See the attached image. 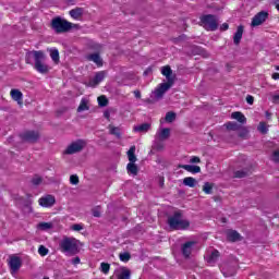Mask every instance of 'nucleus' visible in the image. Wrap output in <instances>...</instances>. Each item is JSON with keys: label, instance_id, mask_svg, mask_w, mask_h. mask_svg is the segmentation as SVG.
I'll use <instances>...</instances> for the list:
<instances>
[{"label": "nucleus", "instance_id": "f257e3e1", "mask_svg": "<svg viewBox=\"0 0 279 279\" xmlns=\"http://www.w3.org/2000/svg\"><path fill=\"white\" fill-rule=\"evenodd\" d=\"M47 56L43 50H32L26 52L25 62L26 64H32L37 73L41 75H47L51 71V66L45 63Z\"/></svg>", "mask_w": 279, "mask_h": 279}, {"label": "nucleus", "instance_id": "f03ea898", "mask_svg": "<svg viewBox=\"0 0 279 279\" xmlns=\"http://www.w3.org/2000/svg\"><path fill=\"white\" fill-rule=\"evenodd\" d=\"M167 223L170 230H189L191 221L184 218L182 210H175L173 214L168 216Z\"/></svg>", "mask_w": 279, "mask_h": 279}, {"label": "nucleus", "instance_id": "7ed1b4c3", "mask_svg": "<svg viewBox=\"0 0 279 279\" xmlns=\"http://www.w3.org/2000/svg\"><path fill=\"white\" fill-rule=\"evenodd\" d=\"M59 247L65 256H75L80 252V241L75 238L64 236L59 242Z\"/></svg>", "mask_w": 279, "mask_h": 279}, {"label": "nucleus", "instance_id": "20e7f679", "mask_svg": "<svg viewBox=\"0 0 279 279\" xmlns=\"http://www.w3.org/2000/svg\"><path fill=\"white\" fill-rule=\"evenodd\" d=\"M52 29L57 32V34H64V32H69L71 27H73V24L66 20H63L61 17H56L52 20Z\"/></svg>", "mask_w": 279, "mask_h": 279}, {"label": "nucleus", "instance_id": "39448f33", "mask_svg": "<svg viewBox=\"0 0 279 279\" xmlns=\"http://www.w3.org/2000/svg\"><path fill=\"white\" fill-rule=\"evenodd\" d=\"M202 26L207 29V32H215L219 24L217 23V17L213 14L203 15L201 17Z\"/></svg>", "mask_w": 279, "mask_h": 279}, {"label": "nucleus", "instance_id": "423d86ee", "mask_svg": "<svg viewBox=\"0 0 279 279\" xmlns=\"http://www.w3.org/2000/svg\"><path fill=\"white\" fill-rule=\"evenodd\" d=\"M86 147V142L84 140H78L76 142H72L63 151L66 156H72L73 154H80L82 149Z\"/></svg>", "mask_w": 279, "mask_h": 279}, {"label": "nucleus", "instance_id": "0eeeda50", "mask_svg": "<svg viewBox=\"0 0 279 279\" xmlns=\"http://www.w3.org/2000/svg\"><path fill=\"white\" fill-rule=\"evenodd\" d=\"M104 80H106V72L100 71L97 72L96 75L92 77L87 83H85V85L89 86L90 88H96V86H99Z\"/></svg>", "mask_w": 279, "mask_h": 279}, {"label": "nucleus", "instance_id": "6e6552de", "mask_svg": "<svg viewBox=\"0 0 279 279\" xmlns=\"http://www.w3.org/2000/svg\"><path fill=\"white\" fill-rule=\"evenodd\" d=\"M268 16H269V13L265 11H260L253 17L251 22V27H258L259 25H263V23L267 21Z\"/></svg>", "mask_w": 279, "mask_h": 279}, {"label": "nucleus", "instance_id": "1a4fd4ad", "mask_svg": "<svg viewBox=\"0 0 279 279\" xmlns=\"http://www.w3.org/2000/svg\"><path fill=\"white\" fill-rule=\"evenodd\" d=\"M171 84L169 83H162L160 84L154 92H153V97L154 99H162L163 95L171 88Z\"/></svg>", "mask_w": 279, "mask_h": 279}, {"label": "nucleus", "instance_id": "9d476101", "mask_svg": "<svg viewBox=\"0 0 279 279\" xmlns=\"http://www.w3.org/2000/svg\"><path fill=\"white\" fill-rule=\"evenodd\" d=\"M38 204L43 208H51L52 206L56 205V196L49 195V194L46 196H43L38 199Z\"/></svg>", "mask_w": 279, "mask_h": 279}, {"label": "nucleus", "instance_id": "9b49d317", "mask_svg": "<svg viewBox=\"0 0 279 279\" xmlns=\"http://www.w3.org/2000/svg\"><path fill=\"white\" fill-rule=\"evenodd\" d=\"M23 141H26L27 143H36L38 138H40V134L36 131H27L23 133L22 135Z\"/></svg>", "mask_w": 279, "mask_h": 279}, {"label": "nucleus", "instance_id": "f8f14e48", "mask_svg": "<svg viewBox=\"0 0 279 279\" xmlns=\"http://www.w3.org/2000/svg\"><path fill=\"white\" fill-rule=\"evenodd\" d=\"M21 265H23V263L21 262L20 257H17V256L10 257L9 266L13 274H16V271H19L21 269Z\"/></svg>", "mask_w": 279, "mask_h": 279}, {"label": "nucleus", "instance_id": "ddd939ff", "mask_svg": "<svg viewBox=\"0 0 279 279\" xmlns=\"http://www.w3.org/2000/svg\"><path fill=\"white\" fill-rule=\"evenodd\" d=\"M171 136V130L170 129H160L157 131L155 138L157 141H167Z\"/></svg>", "mask_w": 279, "mask_h": 279}, {"label": "nucleus", "instance_id": "4468645a", "mask_svg": "<svg viewBox=\"0 0 279 279\" xmlns=\"http://www.w3.org/2000/svg\"><path fill=\"white\" fill-rule=\"evenodd\" d=\"M172 73L173 71L171 70V66L166 65L161 68V74L165 75L166 80H168L167 84H170L171 86H173Z\"/></svg>", "mask_w": 279, "mask_h": 279}, {"label": "nucleus", "instance_id": "2eb2a0df", "mask_svg": "<svg viewBox=\"0 0 279 279\" xmlns=\"http://www.w3.org/2000/svg\"><path fill=\"white\" fill-rule=\"evenodd\" d=\"M11 98L16 101L19 106H23V93L19 89H11Z\"/></svg>", "mask_w": 279, "mask_h": 279}, {"label": "nucleus", "instance_id": "dca6fc26", "mask_svg": "<svg viewBox=\"0 0 279 279\" xmlns=\"http://www.w3.org/2000/svg\"><path fill=\"white\" fill-rule=\"evenodd\" d=\"M179 169H184L189 171V173H202V168L199 166H192V165H179Z\"/></svg>", "mask_w": 279, "mask_h": 279}, {"label": "nucleus", "instance_id": "f3484780", "mask_svg": "<svg viewBox=\"0 0 279 279\" xmlns=\"http://www.w3.org/2000/svg\"><path fill=\"white\" fill-rule=\"evenodd\" d=\"M86 58L89 62H94V64L98 66H104V60H101V57L99 56V53H92V54H88Z\"/></svg>", "mask_w": 279, "mask_h": 279}, {"label": "nucleus", "instance_id": "a211bd4d", "mask_svg": "<svg viewBox=\"0 0 279 279\" xmlns=\"http://www.w3.org/2000/svg\"><path fill=\"white\" fill-rule=\"evenodd\" d=\"M208 265H215V263H217V260H219V251H213L210 254H207L205 256Z\"/></svg>", "mask_w": 279, "mask_h": 279}, {"label": "nucleus", "instance_id": "6ab92c4d", "mask_svg": "<svg viewBox=\"0 0 279 279\" xmlns=\"http://www.w3.org/2000/svg\"><path fill=\"white\" fill-rule=\"evenodd\" d=\"M193 245H195V242H186L183 244L182 247V254L185 256V258H189L191 256V252H193Z\"/></svg>", "mask_w": 279, "mask_h": 279}, {"label": "nucleus", "instance_id": "aec40b11", "mask_svg": "<svg viewBox=\"0 0 279 279\" xmlns=\"http://www.w3.org/2000/svg\"><path fill=\"white\" fill-rule=\"evenodd\" d=\"M84 15V9L75 8L70 11V16L74 19V21H80L81 16Z\"/></svg>", "mask_w": 279, "mask_h": 279}, {"label": "nucleus", "instance_id": "412c9836", "mask_svg": "<svg viewBox=\"0 0 279 279\" xmlns=\"http://www.w3.org/2000/svg\"><path fill=\"white\" fill-rule=\"evenodd\" d=\"M183 184L190 189H195L197 186V180L193 177H186L183 179Z\"/></svg>", "mask_w": 279, "mask_h": 279}, {"label": "nucleus", "instance_id": "4be33fe9", "mask_svg": "<svg viewBox=\"0 0 279 279\" xmlns=\"http://www.w3.org/2000/svg\"><path fill=\"white\" fill-rule=\"evenodd\" d=\"M231 119L239 121V123H247V118H245V116L241 111L233 112L231 114Z\"/></svg>", "mask_w": 279, "mask_h": 279}, {"label": "nucleus", "instance_id": "5701e85b", "mask_svg": "<svg viewBox=\"0 0 279 279\" xmlns=\"http://www.w3.org/2000/svg\"><path fill=\"white\" fill-rule=\"evenodd\" d=\"M227 239L228 241H232V242L241 241V234L234 230H229L227 232Z\"/></svg>", "mask_w": 279, "mask_h": 279}, {"label": "nucleus", "instance_id": "b1692460", "mask_svg": "<svg viewBox=\"0 0 279 279\" xmlns=\"http://www.w3.org/2000/svg\"><path fill=\"white\" fill-rule=\"evenodd\" d=\"M241 38H243V26L240 25L233 36L234 45H239L241 43Z\"/></svg>", "mask_w": 279, "mask_h": 279}, {"label": "nucleus", "instance_id": "393cba45", "mask_svg": "<svg viewBox=\"0 0 279 279\" xmlns=\"http://www.w3.org/2000/svg\"><path fill=\"white\" fill-rule=\"evenodd\" d=\"M128 158H129V163L136 162V146H131V148L128 150Z\"/></svg>", "mask_w": 279, "mask_h": 279}, {"label": "nucleus", "instance_id": "a878e982", "mask_svg": "<svg viewBox=\"0 0 279 279\" xmlns=\"http://www.w3.org/2000/svg\"><path fill=\"white\" fill-rule=\"evenodd\" d=\"M50 58L54 64H60V51H58V49H50Z\"/></svg>", "mask_w": 279, "mask_h": 279}, {"label": "nucleus", "instance_id": "bb28decb", "mask_svg": "<svg viewBox=\"0 0 279 279\" xmlns=\"http://www.w3.org/2000/svg\"><path fill=\"white\" fill-rule=\"evenodd\" d=\"M149 123L140 124L133 128L134 132H140L141 134H145L146 132H149Z\"/></svg>", "mask_w": 279, "mask_h": 279}, {"label": "nucleus", "instance_id": "cd10ccee", "mask_svg": "<svg viewBox=\"0 0 279 279\" xmlns=\"http://www.w3.org/2000/svg\"><path fill=\"white\" fill-rule=\"evenodd\" d=\"M85 110H90V107L88 106V99L82 98L80 106L77 107V112H85Z\"/></svg>", "mask_w": 279, "mask_h": 279}, {"label": "nucleus", "instance_id": "c85d7f7f", "mask_svg": "<svg viewBox=\"0 0 279 279\" xmlns=\"http://www.w3.org/2000/svg\"><path fill=\"white\" fill-rule=\"evenodd\" d=\"M53 228V222H39L37 225V230L41 232H47V230H51Z\"/></svg>", "mask_w": 279, "mask_h": 279}, {"label": "nucleus", "instance_id": "c756f323", "mask_svg": "<svg viewBox=\"0 0 279 279\" xmlns=\"http://www.w3.org/2000/svg\"><path fill=\"white\" fill-rule=\"evenodd\" d=\"M153 148L156 151H163L165 150V143H163V141L157 140L155 137V142H154Z\"/></svg>", "mask_w": 279, "mask_h": 279}, {"label": "nucleus", "instance_id": "7c9ffc66", "mask_svg": "<svg viewBox=\"0 0 279 279\" xmlns=\"http://www.w3.org/2000/svg\"><path fill=\"white\" fill-rule=\"evenodd\" d=\"M126 171H128V173H132V175H137V173H138V167H136V166L134 165V162H133V163H128V166H126Z\"/></svg>", "mask_w": 279, "mask_h": 279}, {"label": "nucleus", "instance_id": "2f4dec72", "mask_svg": "<svg viewBox=\"0 0 279 279\" xmlns=\"http://www.w3.org/2000/svg\"><path fill=\"white\" fill-rule=\"evenodd\" d=\"M130 276H132L130 269L123 268L121 272L118 275V279H130Z\"/></svg>", "mask_w": 279, "mask_h": 279}, {"label": "nucleus", "instance_id": "473e14b6", "mask_svg": "<svg viewBox=\"0 0 279 279\" xmlns=\"http://www.w3.org/2000/svg\"><path fill=\"white\" fill-rule=\"evenodd\" d=\"M110 134H113V136H117L118 138H121V129L117 126H109Z\"/></svg>", "mask_w": 279, "mask_h": 279}, {"label": "nucleus", "instance_id": "72a5a7b5", "mask_svg": "<svg viewBox=\"0 0 279 279\" xmlns=\"http://www.w3.org/2000/svg\"><path fill=\"white\" fill-rule=\"evenodd\" d=\"M203 191H204V193H206V195H213V184L206 182V183L203 185Z\"/></svg>", "mask_w": 279, "mask_h": 279}, {"label": "nucleus", "instance_id": "f704fd0d", "mask_svg": "<svg viewBox=\"0 0 279 279\" xmlns=\"http://www.w3.org/2000/svg\"><path fill=\"white\" fill-rule=\"evenodd\" d=\"M100 271L102 274H105L106 276H108V274H110V264L108 263H101L100 264Z\"/></svg>", "mask_w": 279, "mask_h": 279}, {"label": "nucleus", "instance_id": "c9c22d12", "mask_svg": "<svg viewBox=\"0 0 279 279\" xmlns=\"http://www.w3.org/2000/svg\"><path fill=\"white\" fill-rule=\"evenodd\" d=\"M257 130L262 134H267V132H269V129L265 122H260L259 125L257 126Z\"/></svg>", "mask_w": 279, "mask_h": 279}, {"label": "nucleus", "instance_id": "e433bc0d", "mask_svg": "<svg viewBox=\"0 0 279 279\" xmlns=\"http://www.w3.org/2000/svg\"><path fill=\"white\" fill-rule=\"evenodd\" d=\"M227 130H231L232 132H236L239 130V124L236 122H228L226 124Z\"/></svg>", "mask_w": 279, "mask_h": 279}, {"label": "nucleus", "instance_id": "4c0bfd02", "mask_svg": "<svg viewBox=\"0 0 279 279\" xmlns=\"http://www.w3.org/2000/svg\"><path fill=\"white\" fill-rule=\"evenodd\" d=\"M32 184H34V186H39V184H43V177L40 175H35L32 179Z\"/></svg>", "mask_w": 279, "mask_h": 279}, {"label": "nucleus", "instance_id": "58836bf2", "mask_svg": "<svg viewBox=\"0 0 279 279\" xmlns=\"http://www.w3.org/2000/svg\"><path fill=\"white\" fill-rule=\"evenodd\" d=\"M98 105H99L101 108L108 106V98H106V96H100V97H98Z\"/></svg>", "mask_w": 279, "mask_h": 279}, {"label": "nucleus", "instance_id": "ea45409f", "mask_svg": "<svg viewBox=\"0 0 279 279\" xmlns=\"http://www.w3.org/2000/svg\"><path fill=\"white\" fill-rule=\"evenodd\" d=\"M166 121H167V123H173V121H175V113H173V112H168L167 114H166Z\"/></svg>", "mask_w": 279, "mask_h": 279}, {"label": "nucleus", "instance_id": "a19ab883", "mask_svg": "<svg viewBox=\"0 0 279 279\" xmlns=\"http://www.w3.org/2000/svg\"><path fill=\"white\" fill-rule=\"evenodd\" d=\"M39 256H47L49 254V248L45 247V245H40L38 248Z\"/></svg>", "mask_w": 279, "mask_h": 279}, {"label": "nucleus", "instance_id": "79ce46f5", "mask_svg": "<svg viewBox=\"0 0 279 279\" xmlns=\"http://www.w3.org/2000/svg\"><path fill=\"white\" fill-rule=\"evenodd\" d=\"M71 230H73L74 232H80V231L84 230V225H82V223L72 225Z\"/></svg>", "mask_w": 279, "mask_h": 279}, {"label": "nucleus", "instance_id": "37998d69", "mask_svg": "<svg viewBox=\"0 0 279 279\" xmlns=\"http://www.w3.org/2000/svg\"><path fill=\"white\" fill-rule=\"evenodd\" d=\"M70 184H73V185L80 184V177H77L76 174H72L70 177Z\"/></svg>", "mask_w": 279, "mask_h": 279}, {"label": "nucleus", "instance_id": "c03bdc74", "mask_svg": "<svg viewBox=\"0 0 279 279\" xmlns=\"http://www.w3.org/2000/svg\"><path fill=\"white\" fill-rule=\"evenodd\" d=\"M130 258H131L130 253L120 254V260H122V263H128V260H130Z\"/></svg>", "mask_w": 279, "mask_h": 279}, {"label": "nucleus", "instance_id": "a18cd8bd", "mask_svg": "<svg viewBox=\"0 0 279 279\" xmlns=\"http://www.w3.org/2000/svg\"><path fill=\"white\" fill-rule=\"evenodd\" d=\"M247 175V171L245 170H239L234 173V178H245Z\"/></svg>", "mask_w": 279, "mask_h": 279}, {"label": "nucleus", "instance_id": "49530a36", "mask_svg": "<svg viewBox=\"0 0 279 279\" xmlns=\"http://www.w3.org/2000/svg\"><path fill=\"white\" fill-rule=\"evenodd\" d=\"M190 162L192 165H199V162H202V159H199V157H197V156H193V157H191Z\"/></svg>", "mask_w": 279, "mask_h": 279}, {"label": "nucleus", "instance_id": "de8ad7c7", "mask_svg": "<svg viewBox=\"0 0 279 279\" xmlns=\"http://www.w3.org/2000/svg\"><path fill=\"white\" fill-rule=\"evenodd\" d=\"M94 217H101V207H96L93 209Z\"/></svg>", "mask_w": 279, "mask_h": 279}, {"label": "nucleus", "instance_id": "09e8293b", "mask_svg": "<svg viewBox=\"0 0 279 279\" xmlns=\"http://www.w3.org/2000/svg\"><path fill=\"white\" fill-rule=\"evenodd\" d=\"M246 104H248L250 106H252V105L254 104V96L247 95V96H246Z\"/></svg>", "mask_w": 279, "mask_h": 279}, {"label": "nucleus", "instance_id": "8fccbe9b", "mask_svg": "<svg viewBox=\"0 0 279 279\" xmlns=\"http://www.w3.org/2000/svg\"><path fill=\"white\" fill-rule=\"evenodd\" d=\"M272 160L274 162H279V150L274 151Z\"/></svg>", "mask_w": 279, "mask_h": 279}, {"label": "nucleus", "instance_id": "3c124183", "mask_svg": "<svg viewBox=\"0 0 279 279\" xmlns=\"http://www.w3.org/2000/svg\"><path fill=\"white\" fill-rule=\"evenodd\" d=\"M229 25L228 23H223L221 26H220V29L221 32H226L228 29Z\"/></svg>", "mask_w": 279, "mask_h": 279}, {"label": "nucleus", "instance_id": "603ef678", "mask_svg": "<svg viewBox=\"0 0 279 279\" xmlns=\"http://www.w3.org/2000/svg\"><path fill=\"white\" fill-rule=\"evenodd\" d=\"M80 262H81L80 257H75L72 259L73 265H80Z\"/></svg>", "mask_w": 279, "mask_h": 279}, {"label": "nucleus", "instance_id": "864d4df0", "mask_svg": "<svg viewBox=\"0 0 279 279\" xmlns=\"http://www.w3.org/2000/svg\"><path fill=\"white\" fill-rule=\"evenodd\" d=\"M134 96L136 97V99H141V92L140 90H135L134 92Z\"/></svg>", "mask_w": 279, "mask_h": 279}, {"label": "nucleus", "instance_id": "5fc2aeb1", "mask_svg": "<svg viewBox=\"0 0 279 279\" xmlns=\"http://www.w3.org/2000/svg\"><path fill=\"white\" fill-rule=\"evenodd\" d=\"M272 80H279V73H274L272 74Z\"/></svg>", "mask_w": 279, "mask_h": 279}, {"label": "nucleus", "instance_id": "6e6d98bb", "mask_svg": "<svg viewBox=\"0 0 279 279\" xmlns=\"http://www.w3.org/2000/svg\"><path fill=\"white\" fill-rule=\"evenodd\" d=\"M274 3H275L276 9H277L278 12H279V2H278V1H275Z\"/></svg>", "mask_w": 279, "mask_h": 279}, {"label": "nucleus", "instance_id": "4d7b16f0", "mask_svg": "<svg viewBox=\"0 0 279 279\" xmlns=\"http://www.w3.org/2000/svg\"><path fill=\"white\" fill-rule=\"evenodd\" d=\"M223 276H225L226 278H229V276H234V272L231 274V275H228V274L223 272Z\"/></svg>", "mask_w": 279, "mask_h": 279}, {"label": "nucleus", "instance_id": "13d9d810", "mask_svg": "<svg viewBox=\"0 0 279 279\" xmlns=\"http://www.w3.org/2000/svg\"><path fill=\"white\" fill-rule=\"evenodd\" d=\"M68 3H74L75 0H66Z\"/></svg>", "mask_w": 279, "mask_h": 279}, {"label": "nucleus", "instance_id": "bf43d9fd", "mask_svg": "<svg viewBox=\"0 0 279 279\" xmlns=\"http://www.w3.org/2000/svg\"><path fill=\"white\" fill-rule=\"evenodd\" d=\"M276 71H279V65L275 66Z\"/></svg>", "mask_w": 279, "mask_h": 279}, {"label": "nucleus", "instance_id": "052dcab7", "mask_svg": "<svg viewBox=\"0 0 279 279\" xmlns=\"http://www.w3.org/2000/svg\"><path fill=\"white\" fill-rule=\"evenodd\" d=\"M266 117H269V112H266Z\"/></svg>", "mask_w": 279, "mask_h": 279}, {"label": "nucleus", "instance_id": "680f3d73", "mask_svg": "<svg viewBox=\"0 0 279 279\" xmlns=\"http://www.w3.org/2000/svg\"><path fill=\"white\" fill-rule=\"evenodd\" d=\"M43 279H49V277H44Z\"/></svg>", "mask_w": 279, "mask_h": 279}, {"label": "nucleus", "instance_id": "e2e57ef3", "mask_svg": "<svg viewBox=\"0 0 279 279\" xmlns=\"http://www.w3.org/2000/svg\"><path fill=\"white\" fill-rule=\"evenodd\" d=\"M275 1H278V2H279V0H275Z\"/></svg>", "mask_w": 279, "mask_h": 279}]
</instances>
